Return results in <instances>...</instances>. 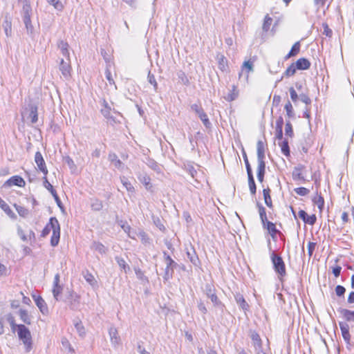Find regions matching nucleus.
Masks as SVG:
<instances>
[{
  "mask_svg": "<svg viewBox=\"0 0 354 354\" xmlns=\"http://www.w3.org/2000/svg\"><path fill=\"white\" fill-rule=\"evenodd\" d=\"M47 1L57 10H62L64 8V6L59 0H47Z\"/></svg>",
  "mask_w": 354,
  "mask_h": 354,
  "instance_id": "c9c22d12",
  "label": "nucleus"
},
{
  "mask_svg": "<svg viewBox=\"0 0 354 354\" xmlns=\"http://www.w3.org/2000/svg\"><path fill=\"white\" fill-rule=\"evenodd\" d=\"M295 192L301 196H307L310 193V190L304 187H300L294 189Z\"/></svg>",
  "mask_w": 354,
  "mask_h": 354,
  "instance_id": "72a5a7b5",
  "label": "nucleus"
},
{
  "mask_svg": "<svg viewBox=\"0 0 354 354\" xmlns=\"http://www.w3.org/2000/svg\"><path fill=\"white\" fill-rule=\"evenodd\" d=\"M270 258L275 272L280 278L283 277L286 274V269L282 258L277 256L274 252L271 254Z\"/></svg>",
  "mask_w": 354,
  "mask_h": 354,
  "instance_id": "7ed1b4c3",
  "label": "nucleus"
},
{
  "mask_svg": "<svg viewBox=\"0 0 354 354\" xmlns=\"http://www.w3.org/2000/svg\"><path fill=\"white\" fill-rule=\"evenodd\" d=\"M139 351L141 354H150L145 348H142L140 346H138Z\"/></svg>",
  "mask_w": 354,
  "mask_h": 354,
  "instance_id": "774afa93",
  "label": "nucleus"
},
{
  "mask_svg": "<svg viewBox=\"0 0 354 354\" xmlns=\"http://www.w3.org/2000/svg\"><path fill=\"white\" fill-rule=\"evenodd\" d=\"M59 70L65 77L68 78L71 77V66L69 62H66L62 59Z\"/></svg>",
  "mask_w": 354,
  "mask_h": 354,
  "instance_id": "4468645a",
  "label": "nucleus"
},
{
  "mask_svg": "<svg viewBox=\"0 0 354 354\" xmlns=\"http://www.w3.org/2000/svg\"><path fill=\"white\" fill-rule=\"evenodd\" d=\"M243 66L247 68L248 72H250L252 71L253 64L252 62L247 61L243 63Z\"/></svg>",
  "mask_w": 354,
  "mask_h": 354,
  "instance_id": "864d4df0",
  "label": "nucleus"
},
{
  "mask_svg": "<svg viewBox=\"0 0 354 354\" xmlns=\"http://www.w3.org/2000/svg\"><path fill=\"white\" fill-rule=\"evenodd\" d=\"M30 115L32 116V122L35 123L37 121V109H35V110L32 111L30 113Z\"/></svg>",
  "mask_w": 354,
  "mask_h": 354,
  "instance_id": "4d7b16f0",
  "label": "nucleus"
},
{
  "mask_svg": "<svg viewBox=\"0 0 354 354\" xmlns=\"http://www.w3.org/2000/svg\"><path fill=\"white\" fill-rule=\"evenodd\" d=\"M21 295L23 296L22 297L23 302L24 304H27V305H29L30 304V302H31L30 298L26 297V296H25L22 292H21Z\"/></svg>",
  "mask_w": 354,
  "mask_h": 354,
  "instance_id": "052dcab7",
  "label": "nucleus"
},
{
  "mask_svg": "<svg viewBox=\"0 0 354 354\" xmlns=\"http://www.w3.org/2000/svg\"><path fill=\"white\" fill-rule=\"evenodd\" d=\"M13 206L20 216L26 217L28 215L29 211L24 206L17 205V204H14Z\"/></svg>",
  "mask_w": 354,
  "mask_h": 354,
  "instance_id": "393cba45",
  "label": "nucleus"
},
{
  "mask_svg": "<svg viewBox=\"0 0 354 354\" xmlns=\"http://www.w3.org/2000/svg\"><path fill=\"white\" fill-rule=\"evenodd\" d=\"M109 335L111 342L114 344H118L120 342V337L118 335V330L115 328L111 327L109 329Z\"/></svg>",
  "mask_w": 354,
  "mask_h": 354,
  "instance_id": "412c9836",
  "label": "nucleus"
},
{
  "mask_svg": "<svg viewBox=\"0 0 354 354\" xmlns=\"http://www.w3.org/2000/svg\"><path fill=\"white\" fill-rule=\"evenodd\" d=\"M339 328L342 332V337L347 342L349 343L351 339V335L349 333V326L347 324L339 322Z\"/></svg>",
  "mask_w": 354,
  "mask_h": 354,
  "instance_id": "dca6fc26",
  "label": "nucleus"
},
{
  "mask_svg": "<svg viewBox=\"0 0 354 354\" xmlns=\"http://www.w3.org/2000/svg\"><path fill=\"white\" fill-rule=\"evenodd\" d=\"M248 185H249V188H250V192L252 194H255L256 190H257V187H256V185H255V182H254V180L253 175L248 176Z\"/></svg>",
  "mask_w": 354,
  "mask_h": 354,
  "instance_id": "473e14b6",
  "label": "nucleus"
},
{
  "mask_svg": "<svg viewBox=\"0 0 354 354\" xmlns=\"http://www.w3.org/2000/svg\"><path fill=\"white\" fill-rule=\"evenodd\" d=\"M19 315L20 319L25 324L30 325L31 324V320L28 312L24 309H20L19 311Z\"/></svg>",
  "mask_w": 354,
  "mask_h": 354,
  "instance_id": "5701e85b",
  "label": "nucleus"
},
{
  "mask_svg": "<svg viewBox=\"0 0 354 354\" xmlns=\"http://www.w3.org/2000/svg\"><path fill=\"white\" fill-rule=\"evenodd\" d=\"M313 202L317 205L320 211L323 209L325 201L321 193L316 192L315 196L313 198Z\"/></svg>",
  "mask_w": 354,
  "mask_h": 354,
  "instance_id": "6ab92c4d",
  "label": "nucleus"
},
{
  "mask_svg": "<svg viewBox=\"0 0 354 354\" xmlns=\"http://www.w3.org/2000/svg\"><path fill=\"white\" fill-rule=\"evenodd\" d=\"M58 46L60 48L62 55L69 58L68 44L66 41H61L59 43Z\"/></svg>",
  "mask_w": 354,
  "mask_h": 354,
  "instance_id": "bb28decb",
  "label": "nucleus"
},
{
  "mask_svg": "<svg viewBox=\"0 0 354 354\" xmlns=\"http://www.w3.org/2000/svg\"><path fill=\"white\" fill-rule=\"evenodd\" d=\"M283 120L279 117L276 122V129H283Z\"/></svg>",
  "mask_w": 354,
  "mask_h": 354,
  "instance_id": "5fc2aeb1",
  "label": "nucleus"
},
{
  "mask_svg": "<svg viewBox=\"0 0 354 354\" xmlns=\"http://www.w3.org/2000/svg\"><path fill=\"white\" fill-rule=\"evenodd\" d=\"M8 321L9 322L13 331L17 329V326L19 324H16L15 317L12 315H8Z\"/></svg>",
  "mask_w": 354,
  "mask_h": 354,
  "instance_id": "a18cd8bd",
  "label": "nucleus"
},
{
  "mask_svg": "<svg viewBox=\"0 0 354 354\" xmlns=\"http://www.w3.org/2000/svg\"><path fill=\"white\" fill-rule=\"evenodd\" d=\"M32 298L37 305V306L39 308L40 311L43 313H48V306L44 301V299L39 295H32Z\"/></svg>",
  "mask_w": 354,
  "mask_h": 354,
  "instance_id": "9b49d317",
  "label": "nucleus"
},
{
  "mask_svg": "<svg viewBox=\"0 0 354 354\" xmlns=\"http://www.w3.org/2000/svg\"><path fill=\"white\" fill-rule=\"evenodd\" d=\"M237 302L239 304V305L241 306V308L244 310H248L249 308V306L245 299L241 296L237 299Z\"/></svg>",
  "mask_w": 354,
  "mask_h": 354,
  "instance_id": "49530a36",
  "label": "nucleus"
},
{
  "mask_svg": "<svg viewBox=\"0 0 354 354\" xmlns=\"http://www.w3.org/2000/svg\"><path fill=\"white\" fill-rule=\"evenodd\" d=\"M342 268L339 266L333 267L332 269L333 274L335 277H338L340 275Z\"/></svg>",
  "mask_w": 354,
  "mask_h": 354,
  "instance_id": "603ef678",
  "label": "nucleus"
},
{
  "mask_svg": "<svg viewBox=\"0 0 354 354\" xmlns=\"http://www.w3.org/2000/svg\"><path fill=\"white\" fill-rule=\"evenodd\" d=\"M263 227L267 230L269 234L274 241L277 240V234H281V232L277 229L276 225L271 221H266L263 223Z\"/></svg>",
  "mask_w": 354,
  "mask_h": 354,
  "instance_id": "6e6552de",
  "label": "nucleus"
},
{
  "mask_svg": "<svg viewBox=\"0 0 354 354\" xmlns=\"http://www.w3.org/2000/svg\"><path fill=\"white\" fill-rule=\"evenodd\" d=\"M316 246H317V243L316 242H308V245H307V249H308V255L309 257V258H310L314 252H315V250L316 248Z\"/></svg>",
  "mask_w": 354,
  "mask_h": 354,
  "instance_id": "f704fd0d",
  "label": "nucleus"
},
{
  "mask_svg": "<svg viewBox=\"0 0 354 354\" xmlns=\"http://www.w3.org/2000/svg\"><path fill=\"white\" fill-rule=\"evenodd\" d=\"M259 213L262 224L268 221L266 216V209L263 207H259Z\"/></svg>",
  "mask_w": 354,
  "mask_h": 354,
  "instance_id": "58836bf2",
  "label": "nucleus"
},
{
  "mask_svg": "<svg viewBox=\"0 0 354 354\" xmlns=\"http://www.w3.org/2000/svg\"><path fill=\"white\" fill-rule=\"evenodd\" d=\"M328 1V0H314L315 5L318 9L324 8Z\"/></svg>",
  "mask_w": 354,
  "mask_h": 354,
  "instance_id": "09e8293b",
  "label": "nucleus"
},
{
  "mask_svg": "<svg viewBox=\"0 0 354 354\" xmlns=\"http://www.w3.org/2000/svg\"><path fill=\"white\" fill-rule=\"evenodd\" d=\"M199 116L205 123L208 122L207 116L203 111H201V113L199 114Z\"/></svg>",
  "mask_w": 354,
  "mask_h": 354,
  "instance_id": "e2e57ef3",
  "label": "nucleus"
},
{
  "mask_svg": "<svg viewBox=\"0 0 354 354\" xmlns=\"http://www.w3.org/2000/svg\"><path fill=\"white\" fill-rule=\"evenodd\" d=\"M84 278H85L86 281L88 283H89L91 285L96 284V280H95L94 276L91 273L87 272L85 274Z\"/></svg>",
  "mask_w": 354,
  "mask_h": 354,
  "instance_id": "79ce46f5",
  "label": "nucleus"
},
{
  "mask_svg": "<svg viewBox=\"0 0 354 354\" xmlns=\"http://www.w3.org/2000/svg\"><path fill=\"white\" fill-rule=\"evenodd\" d=\"M272 23V19L268 15H266L264 17L262 28L264 31L268 32Z\"/></svg>",
  "mask_w": 354,
  "mask_h": 354,
  "instance_id": "c85d7f7f",
  "label": "nucleus"
},
{
  "mask_svg": "<svg viewBox=\"0 0 354 354\" xmlns=\"http://www.w3.org/2000/svg\"><path fill=\"white\" fill-rule=\"evenodd\" d=\"M105 73H106V77L107 80L109 81V84H115V82H114V80L113 78L111 71L109 70H106Z\"/></svg>",
  "mask_w": 354,
  "mask_h": 354,
  "instance_id": "8fccbe9b",
  "label": "nucleus"
},
{
  "mask_svg": "<svg viewBox=\"0 0 354 354\" xmlns=\"http://www.w3.org/2000/svg\"><path fill=\"white\" fill-rule=\"evenodd\" d=\"M10 270L4 264L0 262V277H3L9 274Z\"/></svg>",
  "mask_w": 354,
  "mask_h": 354,
  "instance_id": "c03bdc74",
  "label": "nucleus"
},
{
  "mask_svg": "<svg viewBox=\"0 0 354 354\" xmlns=\"http://www.w3.org/2000/svg\"><path fill=\"white\" fill-rule=\"evenodd\" d=\"M297 70H307L310 67V62L306 58H299L295 63Z\"/></svg>",
  "mask_w": 354,
  "mask_h": 354,
  "instance_id": "2eb2a0df",
  "label": "nucleus"
},
{
  "mask_svg": "<svg viewBox=\"0 0 354 354\" xmlns=\"http://www.w3.org/2000/svg\"><path fill=\"white\" fill-rule=\"evenodd\" d=\"M0 207L10 216H15V214L6 202L0 197Z\"/></svg>",
  "mask_w": 354,
  "mask_h": 354,
  "instance_id": "a878e982",
  "label": "nucleus"
},
{
  "mask_svg": "<svg viewBox=\"0 0 354 354\" xmlns=\"http://www.w3.org/2000/svg\"><path fill=\"white\" fill-rule=\"evenodd\" d=\"M43 185L44 187L51 193L53 197H55V198H58L57 191L54 189L53 186L48 180L47 176L44 175Z\"/></svg>",
  "mask_w": 354,
  "mask_h": 354,
  "instance_id": "aec40b11",
  "label": "nucleus"
},
{
  "mask_svg": "<svg viewBox=\"0 0 354 354\" xmlns=\"http://www.w3.org/2000/svg\"><path fill=\"white\" fill-rule=\"evenodd\" d=\"M35 162L37 165L38 169L41 171L44 176H47L48 170L46 165L45 160L40 151H37L35 154Z\"/></svg>",
  "mask_w": 354,
  "mask_h": 354,
  "instance_id": "423d86ee",
  "label": "nucleus"
},
{
  "mask_svg": "<svg viewBox=\"0 0 354 354\" xmlns=\"http://www.w3.org/2000/svg\"><path fill=\"white\" fill-rule=\"evenodd\" d=\"M301 100L304 103H305L306 104H309L311 103L310 98L308 97V95H307L306 94H303L301 95Z\"/></svg>",
  "mask_w": 354,
  "mask_h": 354,
  "instance_id": "6e6d98bb",
  "label": "nucleus"
},
{
  "mask_svg": "<svg viewBox=\"0 0 354 354\" xmlns=\"http://www.w3.org/2000/svg\"><path fill=\"white\" fill-rule=\"evenodd\" d=\"M17 331L19 339L24 344L26 351L30 352L32 346V335L30 330L25 325L19 324Z\"/></svg>",
  "mask_w": 354,
  "mask_h": 354,
  "instance_id": "f03ea898",
  "label": "nucleus"
},
{
  "mask_svg": "<svg viewBox=\"0 0 354 354\" xmlns=\"http://www.w3.org/2000/svg\"><path fill=\"white\" fill-rule=\"evenodd\" d=\"M270 193H271V190L269 187L264 188L263 189V199H264L266 205L268 207L272 208L273 205H272V198L270 196Z\"/></svg>",
  "mask_w": 354,
  "mask_h": 354,
  "instance_id": "a211bd4d",
  "label": "nucleus"
},
{
  "mask_svg": "<svg viewBox=\"0 0 354 354\" xmlns=\"http://www.w3.org/2000/svg\"><path fill=\"white\" fill-rule=\"evenodd\" d=\"M297 70V66H295V63H292L284 71L283 75L287 77L293 76L295 74Z\"/></svg>",
  "mask_w": 354,
  "mask_h": 354,
  "instance_id": "cd10ccee",
  "label": "nucleus"
},
{
  "mask_svg": "<svg viewBox=\"0 0 354 354\" xmlns=\"http://www.w3.org/2000/svg\"><path fill=\"white\" fill-rule=\"evenodd\" d=\"M276 138L281 140L283 138V129H276Z\"/></svg>",
  "mask_w": 354,
  "mask_h": 354,
  "instance_id": "680f3d73",
  "label": "nucleus"
},
{
  "mask_svg": "<svg viewBox=\"0 0 354 354\" xmlns=\"http://www.w3.org/2000/svg\"><path fill=\"white\" fill-rule=\"evenodd\" d=\"M299 217L302 219V221L307 224L310 225H313L317 221V216L315 214L308 215L307 213L301 209L298 212Z\"/></svg>",
  "mask_w": 354,
  "mask_h": 354,
  "instance_id": "9d476101",
  "label": "nucleus"
},
{
  "mask_svg": "<svg viewBox=\"0 0 354 354\" xmlns=\"http://www.w3.org/2000/svg\"><path fill=\"white\" fill-rule=\"evenodd\" d=\"M279 146L281 147V153L286 157H289L290 156V151L288 145V142L286 140H284L281 143H279Z\"/></svg>",
  "mask_w": 354,
  "mask_h": 354,
  "instance_id": "b1692460",
  "label": "nucleus"
},
{
  "mask_svg": "<svg viewBox=\"0 0 354 354\" xmlns=\"http://www.w3.org/2000/svg\"><path fill=\"white\" fill-rule=\"evenodd\" d=\"M117 263H118L119 266L124 270L125 272H127V270L129 269V266L126 263L125 260L122 258L116 257Z\"/></svg>",
  "mask_w": 354,
  "mask_h": 354,
  "instance_id": "e433bc0d",
  "label": "nucleus"
},
{
  "mask_svg": "<svg viewBox=\"0 0 354 354\" xmlns=\"http://www.w3.org/2000/svg\"><path fill=\"white\" fill-rule=\"evenodd\" d=\"M340 313L346 321L354 322V310L343 308L340 310Z\"/></svg>",
  "mask_w": 354,
  "mask_h": 354,
  "instance_id": "4be33fe9",
  "label": "nucleus"
},
{
  "mask_svg": "<svg viewBox=\"0 0 354 354\" xmlns=\"http://www.w3.org/2000/svg\"><path fill=\"white\" fill-rule=\"evenodd\" d=\"M335 294L338 297H343L346 292V288L343 286H341V285H337L335 287Z\"/></svg>",
  "mask_w": 354,
  "mask_h": 354,
  "instance_id": "ea45409f",
  "label": "nucleus"
},
{
  "mask_svg": "<svg viewBox=\"0 0 354 354\" xmlns=\"http://www.w3.org/2000/svg\"><path fill=\"white\" fill-rule=\"evenodd\" d=\"M290 98L293 102H297L298 100V95L293 87H290L289 89Z\"/></svg>",
  "mask_w": 354,
  "mask_h": 354,
  "instance_id": "de8ad7c7",
  "label": "nucleus"
},
{
  "mask_svg": "<svg viewBox=\"0 0 354 354\" xmlns=\"http://www.w3.org/2000/svg\"><path fill=\"white\" fill-rule=\"evenodd\" d=\"M347 302L348 304H354V291H352L349 293L347 298Z\"/></svg>",
  "mask_w": 354,
  "mask_h": 354,
  "instance_id": "13d9d810",
  "label": "nucleus"
},
{
  "mask_svg": "<svg viewBox=\"0 0 354 354\" xmlns=\"http://www.w3.org/2000/svg\"><path fill=\"white\" fill-rule=\"evenodd\" d=\"M342 222L343 223H346L348 222L349 221V218H348V214L346 212H344L342 214Z\"/></svg>",
  "mask_w": 354,
  "mask_h": 354,
  "instance_id": "bf43d9fd",
  "label": "nucleus"
},
{
  "mask_svg": "<svg viewBox=\"0 0 354 354\" xmlns=\"http://www.w3.org/2000/svg\"><path fill=\"white\" fill-rule=\"evenodd\" d=\"M5 185L8 187L17 186L19 187H24L26 186V181L20 176L15 175L8 179Z\"/></svg>",
  "mask_w": 354,
  "mask_h": 354,
  "instance_id": "0eeeda50",
  "label": "nucleus"
},
{
  "mask_svg": "<svg viewBox=\"0 0 354 354\" xmlns=\"http://www.w3.org/2000/svg\"><path fill=\"white\" fill-rule=\"evenodd\" d=\"M207 295L210 298L211 301L214 304V305H218L220 304V301L215 294L214 290H212L211 288H209Z\"/></svg>",
  "mask_w": 354,
  "mask_h": 354,
  "instance_id": "2f4dec72",
  "label": "nucleus"
},
{
  "mask_svg": "<svg viewBox=\"0 0 354 354\" xmlns=\"http://www.w3.org/2000/svg\"><path fill=\"white\" fill-rule=\"evenodd\" d=\"M17 234L24 241H32L35 239L33 231L28 227L23 228L21 227H18Z\"/></svg>",
  "mask_w": 354,
  "mask_h": 354,
  "instance_id": "39448f33",
  "label": "nucleus"
},
{
  "mask_svg": "<svg viewBox=\"0 0 354 354\" xmlns=\"http://www.w3.org/2000/svg\"><path fill=\"white\" fill-rule=\"evenodd\" d=\"M285 132L286 136L290 138L293 136V129L290 121H287L286 123Z\"/></svg>",
  "mask_w": 354,
  "mask_h": 354,
  "instance_id": "4c0bfd02",
  "label": "nucleus"
},
{
  "mask_svg": "<svg viewBox=\"0 0 354 354\" xmlns=\"http://www.w3.org/2000/svg\"><path fill=\"white\" fill-rule=\"evenodd\" d=\"M266 172V163L264 160H258L257 178L259 182H263Z\"/></svg>",
  "mask_w": 354,
  "mask_h": 354,
  "instance_id": "ddd939ff",
  "label": "nucleus"
},
{
  "mask_svg": "<svg viewBox=\"0 0 354 354\" xmlns=\"http://www.w3.org/2000/svg\"><path fill=\"white\" fill-rule=\"evenodd\" d=\"M323 27V34L325 35L327 37H330L333 35L332 30L329 28L328 25L326 23H324L322 24Z\"/></svg>",
  "mask_w": 354,
  "mask_h": 354,
  "instance_id": "37998d69",
  "label": "nucleus"
},
{
  "mask_svg": "<svg viewBox=\"0 0 354 354\" xmlns=\"http://www.w3.org/2000/svg\"><path fill=\"white\" fill-rule=\"evenodd\" d=\"M306 167L302 164L295 166L292 171V178L295 181L306 182Z\"/></svg>",
  "mask_w": 354,
  "mask_h": 354,
  "instance_id": "20e7f679",
  "label": "nucleus"
},
{
  "mask_svg": "<svg viewBox=\"0 0 354 354\" xmlns=\"http://www.w3.org/2000/svg\"><path fill=\"white\" fill-rule=\"evenodd\" d=\"M267 147H268V144H267V141L265 138L263 140H258L257 144L258 160H264L265 153H266Z\"/></svg>",
  "mask_w": 354,
  "mask_h": 354,
  "instance_id": "1a4fd4ad",
  "label": "nucleus"
},
{
  "mask_svg": "<svg viewBox=\"0 0 354 354\" xmlns=\"http://www.w3.org/2000/svg\"><path fill=\"white\" fill-rule=\"evenodd\" d=\"M217 60H218V67L219 70H221L222 72H227L228 71L229 66H228V62L226 57L222 55L218 54L217 55Z\"/></svg>",
  "mask_w": 354,
  "mask_h": 354,
  "instance_id": "f8f14e48",
  "label": "nucleus"
},
{
  "mask_svg": "<svg viewBox=\"0 0 354 354\" xmlns=\"http://www.w3.org/2000/svg\"><path fill=\"white\" fill-rule=\"evenodd\" d=\"M52 232L50 244L55 247L58 245L60 238V225L55 217H51L41 231V236L46 237Z\"/></svg>",
  "mask_w": 354,
  "mask_h": 354,
  "instance_id": "f257e3e1",
  "label": "nucleus"
},
{
  "mask_svg": "<svg viewBox=\"0 0 354 354\" xmlns=\"http://www.w3.org/2000/svg\"><path fill=\"white\" fill-rule=\"evenodd\" d=\"M284 109L286 110V115L289 118H292L294 117L295 114H294L293 106L290 101H288L286 103V104L284 106Z\"/></svg>",
  "mask_w": 354,
  "mask_h": 354,
  "instance_id": "7c9ffc66",
  "label": "nucleus"
},
{
  "mask_svg": "<svg viewBox=\"0 0 354 354\" xmlns=\"http://www.w3.org/2000/svg\"><path fill=\"white\" fill-rule=\"evenodd\" d=\"M62 292V287L60 285H53V293L56 299Z\"/></svg>",
  "mask_w": 354,
  "mask_h": 354,
  "instance_id": "a19ab883",
  "label": "nucleus"
},
{
  "mask_svg": "<svg viewBox=\"0 0 354 354\" xmlns=\"http://www.w3.org/2000/svg\"><path fill=\"white\" fill-rule=\"evenodd\" d=\"M300 48H301L300 41L295 42L292 45L290 52L286 55L285 59H288L289 58H290L292 57H295L296 55H297L300 52Z\"/></svg>",
  "mask_w": 354,
  "mask_h": 354,
  "instance_id": "f3484780",
  "label": "nucleus"
},
{
  "mask_svg": "<svg viewBox=\"0 0 354 354\" xmlns=\"http://www.w3.org/2000/svg\"><path fill=\"white\" fill-rule=\"evenodd\" d=\"M238 95H239V91L237 89V87L236 86H233L232 90L228 93L226 99L228 101H233L235 99H236Z\"/></svg>",
  "mask_w": 354,
  "mask_h": 354,
  "instance_id": "c756f323",
  "label": "nucleus"
},
{
  "mask_svg": "<svg viewBox=\"0 0 354 354\" xmlns=\"http://www.w3.org/2000/svg\"><path fill=\"white\" fill-rule=\"evenodd\" d=\"M198 308L200 310H201L203 313H207V308H205V305L203 303L199 304Z\"/></svg>",
  "mask_w": 354,
  "mask_h": 354,
  "instance_id": "338daca9",
  "label": "nucleus"
},
{
  "mask_svg": "<svg viewBox=\"0 0 354 354\" xmlns=\"http://www.w3.org/2000/svg\"><path fill=\"white\" fill-rule=\"evenodd\" d=\"M142 183L145 184V187L148 188L150 185V178L148 176L143 177Z\"/></svg>",
  "mask_w": 354,
  "mask_h": 354,
  "instance_id": "0e129e2a",
  "label": "nucleus"
},
{
  "mask_svg": "<svg viewBox=\"0 0 354 354\" xmlns=\"http://www.w3.org/2000/svg\"><path fill=\"white\" fill-rule=\"evenodd\" d=\"M244 160H245V167H246V169H247L248 176L253 175L252 174V169H251V167H250V163L248 162V158H247L246 156L244 158Z\"/></svg>",
  "mask_w": 354,
  "mask_h": 354,
  "instance_id": "3c124183",
  "label": "nucleus"
},
{
  "mask_svg": "<svg viewBox=\"0 0 354 354\" xmlns=\"http://www.w3.org/2000/svg\"><path fill=\"white\" fill-rule=\"evenodd\" d=\"M192 109H194L196 112H197L198 114L201 113L202 111H203L198 105L197 104H193L192 106Z\"/></svg>",
  "mask_w": 354,
  "mask_h": 354,
  "instance_id": "69168bd1",
  "label": "nucleus"
}]
</instances>
